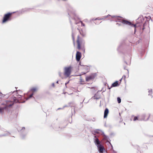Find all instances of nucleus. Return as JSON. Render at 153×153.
<instances>
[{"mask_svg":"<svg viewBox=\"0 0 153 153\" xmlns=\"http://www.w3.org/2000/svg\"><path fill=\"white\" fill-rule=\"evenodd\" d=\"M80 33V35H78L76 37V41L75 40V35L74 33L72 34V38L74 46L75 45L76 43L77 48L79 50L83 51V53L85 52V42L83 39L82 37L85 36V33L82 31L79 30Z\"/></svg>","mask_w":153,"mask_h":153,"instance_id":"f257e3e1","label":"nucleus"},{"mask_svg":"<svg viewBox=\"0 0 153 153\" xmlns=\"http://www.w3.org/2000/svg\"><path fill=\"white\" fill-rule=\"evenodd\" d=\"M14 13H8L5 14L3 17L2 23H4L8 21H10L12 19V16Z\"/></svg>","mask_w":153,"mask_h":153,"instance_id":"f03ea898","label":"nucleus"},{"mask_svg":"<svg viewBox=\"0 0 153 153\" xmlns=\"http://www.w3.org/2000/svg\"><path fill=\"white\" fill-rule=\"evenodd\" d=\"M72 67L71 66L65 67L64 69V75L66 77H69L71 74Z\"/></svg>","mask_w":153,"mask_h":153,"instance_id":"7ed1b4c3","label":"nucleus"},{"mask_svg":"<svg viewBox=\"0 0 153 153\" xmlns=\"http://www.w3.org/2000/svg\"><path fill=\"white\" fill-rule=\"evenodd\" d=\"M122 23L125 25H128L131 26L132 27H134V30L135 31L136 28V25H134L132 24L129 21H128L126 20H125V19H123V20H122Z\"/></svg>","mask_w":153,"mask_h":153,"instance_id":"20e7f679","label":"nucleus"},{"mask_svg":"<svg viewBox=\"0 0 153 153\" xmlns=\"http://www.w3.org/2000/svg\"><path fill=\"white\" fill-rule=\"evenodd\" d=\"M96 75V74H93L86 76L85 78L86 81H89L95 78Z\"/></svg>","mask_w":153,"mask_h":153,"instance_id":"39448f33","label":"nucleus"},{"mask_svg":"<svg viewBox=\"0 0 153 153\" xmlns=\"http://www.w3.org/2000/svg\"><path fill=\"white\" fill-rule=\"evenodd\" d=\"M73 19L75 20V23L76 24H77L79 23V21H80V19L75 14H73Z\"/></svg>","mask_w":153,"mask_h":153,"instance_id":"423d86ee","label":"nucleus"},{"mask_svg":"<svg viewBox=\"0 0 153 153\" xmlns=\"http://www.w3.org/2000/svg\"><path fill=\"white\" fill-rule=\"evenodd\" d=\"M81 56L82 54L80 52L78 51L76 52V58L77 61H80V60L81 57Z\"/></svg>","mask_w":153,"mask_h":153,"instance_id":"0eeeda50","label":"nucleus"},{"mask_svg":"<svg viewBox=\"0 0 153 153\" xmlns=\"http://www.w3.org/2000/svg\"><path fill=\"white\" fill-rule=\"evenodd\" d=\"M94 142L95 144L97 145V147L100 146H101L102 145L100 144V142L99 140V139L97 138H96L94 141Z\"/></svg>","mask_w":153,"mask_h":153,"instance_id":"6e6552de","label":"nucleus"},{"mask_svg":"<svg viewBox=\"0 0 153 153\" xmlns=\"http://www.w3.org/2000/svg\"><path fill=\"white\" fill-rule=\"evenodd\" d=\"M94 142L95 144L97 145V147L100 146H101L102 145L100 144V142L99 140V139L97 138H96L94 141Z\"/></svg>","mask_w":153,"mask_h":153,"instance_id":"1a4fd4ad","label":"nucleus"},{"mask_svg":"<svg viewBox=\"0 0 153 153\" xmlns=\"http://www.w3.org/2000/svg\"><path fill=\"white\" fill-rule=\"evenodd\" d=\"M109 113L108 110L107 108H106L104 111V117L105 118L107 117Z\"/></svg>","mask_w":153,"mask_h":153,"instance_id":"9d476101","label":"nucleus"},{"mask_svg":"<svg viewBox=\"0 0 153 153\" xmlns=\"http://www.w3.org/2000/svg\"><path fill=\"white\" fill-rule=\"evenodd\" d=\"M100 146H99L97 147L100 153H103L104 150V147L102 145Z\"/></svg>","mask_w":153,"mask_h":153,"instance_id":"9b49d317","label":"nucleus"},{"mask_svg":"<svg viewBox=\"0 0 153 153\" xmlns=\"http://www.w3.org/2000/svg\"><path fill=\"white\" fill-rule=\"evenodd\" d=\"M150 114H147L144 115V120H149L150 117Z\"/></svg>","mask_w":153,"mask_h":153,"instance_id":"f8f14e48","label":"nucleus"},{"mask_svg":"<svg viewBox=\"0 0 153 153\" xmlns=\"http://www.w3.org/2000/svg\"><path fill=\"white\" fill-rule=\"evenodd\" d=\"M118 85V82L117 81H116L112 84L111 87H116Z\"/></svg>","mask_w":153,"mask_h":153,"instance_id":"ddd939ff","label":"nucleus"},{"mask_svg":"<svg viewBox=\"0 0 153 153\" xmlns=\"http://www.w3.org/2000/svg\"><path fill=\"white\" fill-rule=\"evenodd\" d=\"M37 90H38V89L37 88H36V87L33 88L31 89V91L33 92H35L37 91Z\"/></svg>","mask_w":153,"mask_h":153,"instance_id":"4468645a","label":"nucleus"},{"mask_svg":"<svg viewBox=\"0 0 153 153\" xmlns=\"http://www.w3.org/2000/svg\"><path fill=\"white\" fill-rule=\"evenodd\" d=\"M123 19H123L120 17H118L117 18V19L118 20V21L120 22H122L121 20H123Z\"/></svg>","mask_w":153,"mask_h":153,"instance_id":"2eb2a0df","label":"nucleus"},{"mask_svg":"<svg viewBox=\"0 0 153 153\" xmlns=\"http://www.w3.org/2000/svg\"><path fill=\"white\" fill-rule=\"evenodd\" d=\"M117 101L118 103H120L121 101V100L120 97H117Z\"/></svg>","mask_w":153,"mask_h":153,"instance_id":"dca6fc26","label":"nucleus"},{"mask_svg":"<svg viewBox=\"0 0 153 153\" xmlns=\"http://www.w3.org/2000/svg\"><path fill=\"white\" fill-rule=\"evenodd\" d=\"M33 95V94H30V96H29V97L27 98V100H28L30 98L32 97Z\"/></svg>","mask_w":153,"mask_h":153,"instance_id":"f3484780","label":"nucleus"},{"mask_svg":"<svg viewBox=\"0 0 153 153\" xmlns=\"http://www.w3.org/2000/svg\"><path fill=\"white\" fill-rule=\"evenodd\" d=\"M79 22H80L81 24V26H85V25L83 23V22L80 20V21H79Z\"/></svg>","mask_w":153,"mask_h":153,"instance_id":"a211bd4d","label":"nucleus"},{"mask_svg":"<svg viewBox=\"0 0 153 153\" xmlns=\"http://www.w3.org/2000/svg\"><path fill=\"white\" fill-rule=\"evenodd\" d=\"M138 120V117H134L133 119L134 121H136Z\"/></svg>","mask_w":153,"mask_h":153,"instance_id":"6ab92c4d","label":"nucleus"},{"mask_svg":"<svg viewBox=\"0 0 153 153\" xmlns=\"http://www.w3.org/2000/svg\"><path fill=\"white\" fill-rule=\"evenodd\" d=\"M149 95L150 94H152V89H150L149 91Z\"/></svg>","mask_w":153,"mask_h":153,"instance_id":"aec40b11","label":"nucleus"},{"mask_svg":"<svg viewBox=\"0 0 153 153\" xmlns=\"http://www.w3.org/2000/svg\"><path fill=\"white\" fill-rule=\"evenodd\" d=\"M151 121L153 122V115L152 116V119H151Z\"/></svg>","mask_w":153,"mask_h":153,"instance_id":"412c9836","label":"nucleus"},{"mask_svg":"<svg viewBox=\"0 0 153 153\" xmlns=\"http://www.w3.org/2000/svg\"><path fill=\"white\" fill-rule=\"evenodd\" d=\"M61 72H59V75L60 76H61Z\"/></svg>","mask_w":153,"mask_h":153,"instance_id":"4be33fe9","label":"nucleus"},{"mask_svg":"<svg viewBox=\"0 0 153 153\" xmlns=\"http://www.w3.org/2000/svg\"><path fill=\"white\" fill-rule=\"evenodd\" d=\"M108 16H110V15H108L107 16H106L105 17V18H107V17Z\"/></svg>","mask_w":153,"mask_h":153,"instance_id":"5701e85b","label":"nucleus"},{"mask_svg":"<svg viewBox=\"0 0 153 153\" xmlns=\"http://www.w3.org/2000/svg\"><path fill=\"white\" fill-rule=\"evenodd\" d=\"M2 111V109L0 108V112Z\"/></svg>","mask_w":153,"mask_h":153,"instance_id":"b1692460","label":"nucleus"},{"mask_svg":"<svg viewBox=\"0 0 153 153\" xmlns=\"http://www.w3.org/2000/svg\"><path fill=\"white\" fill-rule=\"evenodd\" d=\"M144 29V27L143 28V30Z\"/></svg>","mask_w":153,"mask_h":153,"instance_id":"393cba45","label":"nucleus"}]
</instances>
